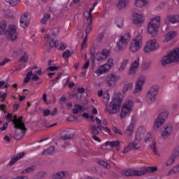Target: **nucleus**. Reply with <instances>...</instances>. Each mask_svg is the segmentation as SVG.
Listing matches in <instances>:
<instances>
[{
  "instance_id": "obj_6",
  "label": "nucleus",
  "mask_w": 179,
  "mask_h": 179,
  "mask_svg": "<svg viewBox=\"0 0 179 179\" xmlns=\"http://www.w3.org/2000/svg\"><path fill=\"white\" fill-rule=\"evenodd\" d=\"M121 108V98H113L109 105L106 106V111L108 114H117Z\"/></svg>"
},
{
  "instance_id": "obj_8",
  "label": "nucleus",
  "mask_w": 179,
  "mask_h": 179,
  "mask_svg": "<svg viewBox=\"0 0 179 179\" xmlns=\"http://www.w3.org/2000/svg\"><path fill=\"white\" fill-rule=\"evenodd\" d=\"M113 65H114V61L113 60V59H108L106 64L98 67V69L95 71V73L98 76H100L101 75H103L104 72H108L110 69L113 68Z\"/></svg>"
},
{
  "instance_id": "obj_30",
  "label": "nucleus",
  "mask_w": 179,
  "mask_h": 179,
  "mask_svg": "<svg viewBox=\"0 0 179 179\" xmlns=\"http://www.w3.org/2000/svg\"><path fill=\"white\" fill-rule=\"evenodd\" d=\"M129 0H118L117 6L118 9H124L128 5Z\"/></svg>"
},
{
  "instance_id": "obj_14",
  "label": "nucleus",
  "mask_w": 179,
  "mask_h": 179,
  "mask_svg": "<svg viewBox=\"0 0 179 179\" xmlns=\"http://www.w3.org/2000/svg\"><path fill=\"white\" fill-rule=\"evenodd\" d=\"M130 38L131 34H129V33L126 34L124 36H120L117 43V47L120 51H121V50H124V48L128 45V41H129Z\"/></svg>"
},
{
  "instance_id": "obj_13",
  "label": "nucleus",
  "mask_w": 179,
  "mask_h": 179,
  "mask_svg": "<svg viewBox=\"0 0 179 179\" xmlns=\"http://www.w3.org/2000/svg\"><path fill=\"white\" fill-rule=\"evenodd\" d=\"M132 107H134V101H126L122 108V111L120 113V118H124V117L129 114L130 111H132Z\"/></svg>"
},
{
  "instance_id": "obj_52",
  "label": "nucleus",
  "mask_w": 179,
  "mask_h": 179,
  "mask_svg": "<svg viewBox=\"0 0 179 179\" xmlns=\"http://www.w3.org/2000/svg\"><path fill=\"white\" fill-rule=\"evenodd\" d=\"M113 131L115 132V134H117V135H120L122 136L124 135V134H122V132H121V130H120L118 128L114 127L113 128Z\"/></svg>"
},
{
  "instance_id": "obj_33",
  "label": "nucleus",
  "mask_w": 179,
  "mask_h": 179,
  "mask_svg": "<svg viewBox=\"0 0 179 179\" xmlns=\"http://www.w3.org/2000/svg\"><path fill=\"white\" fill-rule=\"evenodd\" d=\"M149 2V0H136L134 5L138 8H142Z\"/></svg>"
},
{
  "instance_id": "obj_36",
  "label": "nucleus",
  "mask_w": 179,
  "mask_h": 179,
  "mask_svg": "<svg viewBox=\"0 0 179 179\" xmlns=\"http://www.w3.org/2000/svg\"><path fill=\"white\" fill-rule=\"evenodd\" d=\"M129 62V61L128 60V59H124L120 65V67L118 69L119 72H122V71H124L125 68H127V65H128Z\"/></svg>"
},
{
  "instance_id": "obj_51",
  "label": "nucleus",
  "mask_w": 179,
  "mask_h": 179,
  "mask_svg": "<svg viewBox=\"0 0 179 179\" xmlns=\"http://www.w3.org/2000/svg\"><path fill=\"white\" fill-rule=\"evenodd\" d=\"M81 152L80 151H78V153L80 155V156H83L84 157H87V156H89V152L86 151V150L83 149L82 150Z\"/></svg>"
},
{
  "instance_id": "obj_48",
  "label": "nucleus",
  "mask_w": 179,
  "mask_h": 179,
  "mask_svg": "<svg viewBox=\"0 0 179 179\" xmlns=\"http://www.w3.org/2000/svg\"><path fill=\"white\" fill-rule=\"evenodd\" d=\"M73 138V134H67L62 136V139H63V141H68V139H72Z\"/></svg>"
},
{
  "instance_id": "obj_57",
  "label": "nucleus",
  "mask_w": 179,
  "mask_h": 179,
  "mask_svg": "<svg viewBox=\"0 0 179 179\" xmlns=\"http://www.w3.org/2000/svg\"><path fill=\"white\" fill-rule=\"evenodd\" d=\"M104 38V33H101L96 38L97 41H101Z\"/></svg>"
},
{
  "instance_id": "obj_5",
  "label": "nucleus",
  "mask_w": 179,
  "mask_h": 179,
  "mask_svg": "<svg viewBox=\"0 0 179 179\" xmlns=\"http://www.w3.org/2000/svg\"><path fill=\"white\" fill-rule=\"evenodd\" d=\"M160 16L152 18L148 24V31L152 37L157 36V31L160 27Z\"/></svg>"
},
{
  "instance_id": "obj_35",
  "label": "nucleus",
  "mask_w": 179,
  "mask_h": 179,
  "mask_svg": "<svg viewBox=\"0 0 179 179\" xmlns=\"http://www.w3.org/2000/svg\"><path fill=\"white\" fill-rule=\"evenodd\" d=\"M75 108L73 109V114H79L80 111H84L83 106L79 104H76L74 106Z\"/></svg>"
},
{
  "instance_id": "obj_19",
  "label": "nucleus",
  "mask_w": 179,
  "mask_h": 179,
  "mask_svg": "<svg viewBox=\"0 0 179 179\" xmlns=\"http://www.w3.org/2000/svg\"><path fill=\"white\" fill-rule=\"evenodd\" d=\"M145 22V17L136 13H133V23L136 26H141Z\"/></svg>"
},
{
  "instance_id": "obj_26",
  "label": "nucleus",
  "mask_w": 179,
  "mask_h": 179,
  "mask_svg": "<svg viewBox=\"0 0 179 179\" xmlns=\"http://www.w3.org/2000/svg\"><path fill=\"white\" fill-rule=\"evenodd\" d=\"M177 36V31H171L168 32L165 36L164 42L168 43L170 40H173Z\"/></svg>"
},
{
  "instance_id": "obj_60",
  "label": "nucleus",
  "mask_w": 179,
  "mask_h": 179,
  "mask_svg": "<svg viewBox=\"0 0 179 179\" xmlns=\"http://www.w3.org/2000/svg\"><path fill=\"white\" fill-rule=\"evenodd\" d=\"M57 113H58V109L57 108H55L53 111L50 113L51 117H54V115H57Z\"/></svg>"
},
{
  "instance_id": "obj_43",
  "label": "nucleus",
  "mask_w": 179,
  "mask_h": 179,
  "mask_svg": "<svg viewBox=\"0 0 179 179\" xmlns=\"http://www.w3.org/2000/svg\"><path fill=\"white\" fill-rule=\"evenodd\" d=\"M108 78L110 79V82H117L120 77L115 74H110L108 76Z\"/></svg>"
},
{
  "instance_id": "obj_31",
  "label": "nucleus",
  "mask_w": 179,
  "mask_h": 179,
  "mask_svg": "<svg viewBox=\"0 0 179 179\" xmlns=\"http://www.w3.org/2000/svg\"><path fill=\"white\" fill-rule=\"evenodd\" d=\"M145 132H146V129L143 126H141L137 129L136 136H138V137L140 136V138L142 139V138L143 137V135H145Z\"/></svg>"
},
{
  "instance_id": "obj_42",
  "label": "nucleus",
  "mask_w": 179,
  "mask_h": 179,
  "mask_svg": "<svg viewBox=\"0 0 179 179\" xmlns=\"http://www.w3.org/2000/svg\"><path fill=\"white\" fill-rule=\"evenodd\" d=\"M51 18V15L50 14H45L43 15V17L41 19V22L43 24H45L48 20Z\"/></svg>"
},
{
  "instance_id": "obj_16",
  "label": "nucleus",
  "mask_w": 179,
  "mask_h": 179,
  "mask_svg": "<svg viewBox=\"0 0 179 179\" xmlns=\"http://www.w3.org/2000/svg\"><path fill=\"white\" fill-rule=\"evenodd\" d=\"M142 141V138L141 136H138L135 135L134 141L132 143H129V145L124 148V153H127L130 149H139V143H141V141Z\"/></svg>"
},
{
  "instance_id": "obj_39",
  "label": "nucleus",
  "mask_w": 179,
  "mask_h": 179,
  "mask_svg": "<svg viewBox=\"0 0 179 179\" xmlns=\"http://www.w3.org/2000/svg\"><path fill=\"white\" fill-rule=\"evenodd\" d=\"M32 76H33V71H29L27 73L26 77L24 78V80H23L24 83H29Z\"/></svg>"
},
{
  "instance_id": "obj_15",
  "label": "nucleus",
  "mask_w": 179,
  "mask_h": 179,
  "mask_svg": "<svg viewBox=\"0 0 179 179\" xmlns=\"http://www.w3.org/2000/svg\"><path fill=\"white\" fill-rule=\"evenodd\" d=\"M159 48V43L156 39H151L146 43V45L144 48L145 52H152V51H155Z\"/></svg>"
},
{
  "instance_id": "obj_62",
  "label": "nucleus",
  "mask_w": 179,
  "mask_h": 179,
  "mask_svg": "<svg viewBox=\"0 0 179 179\" xmlns=\"http://www.w3.org/2000/svg\"><path fill=\"white\" fill-rule=\"evenodd\" d=\"M89 65H90V62H86L83 66V69H87V68H89Z\"/></svg>"
},
{
  "instance_id": "obj_55",
  "label": "nucleus",
  "mask_w": 179,
  "mask_h": 179,
  "mask_svg": "<svg viewBox=\"0 0 179 179\" xmlns=\"http://www.w3.org/2000/svg\"><path fill=\"white\" fill-rule=\"evenodd\" d=\"M44 117H48V115H51V112L50 111V109H45L43 112Z\"/></svg>"
},
{
  "instance_id": "obj_24",
  "label": "nucleus",
  "mask_w": 179,
  "mask_h": 179,
  "mask_svg": "<svg viewBox=\"0 0 179 179\" xmlns=\"http://www.w3.org/2000/svg\"><path fill=\"white\" fill-rule=\"evenodd\" d=\"M173 132V126L171 124H167L164 127V130L162 132V136L167 138Z\"/></svg>"
},
{
  "instance_id": "obj_2",
  "label": "nucleus",
  "mask_w": 179,
  "mask_h": 179,
  "mask_svg": "<svg viewBox=\"0 0 179 179\" xmlns=\"http://www.w3.org/2000/svg\"><path fill=\"white\" fill-rule=\"evenodd\" d=\"M0 31L3 34H6L8 40L15 41L17 39V26L13 24H10L6 30V22L0 23Z\"/></svg>"
},
{
  "instance_id": "obj_59",
  "label": "nucleus",
  "mask_w": 179,
  "mask_h": 179,
  "mask_svg": "<svg viewBox=\"0 0 179 179\" xmlns=\"http://www.w3.org/2000/svg\"><path fill=\"white\" fill-rule=\"evenodd\" d=\"M7 94L6 93H1L0 92V99H2V101H5V99H6Z\"/></svg>"
},
{
  "instance_id": "obj_45",
  "label": "nucleus",
  "mask_w": 179,
  "mask_h": 179,
  "mask_svg": "<svg viewBox=\"0 0 179 179\" xmlns=\"http://www.w3.org/2000/svg\"><path fill=\"white\" fill-rule=\"evenodd\" d=\"M99 164H100V166H103V167H105V169H110L111 167L107 162L103 160L99 161Z\"/></svg>"
},
{
  "instance_id": "obj_63",
  "label": "nucleus",
  "mask_w": 179,
  "mask_h": 179,
  "mask_svg": "<svg viewBox=\"0 0 179 179\" xmlns=\"http://www.w3.org/2000/svg\"><path fill=\"white\" fill-rule=\"evenodd\" d=\"M82 117L83 118H86V120H89V118H90V116L89 115V113H83Z\"/></svg>"
},
{
  "instance_id": "obj_28",
  "label": "nucleus",
  "mask_w": 179,
  "mask_h": 179,
  "mask_svg": "<svg viewBox=\"0 0 179 179\" xmlns=\"http://www.w3.org/2000/svg\"><path fill=\"white\" fill-rule=\"evenodd\" d=\"M68 176V172L62 171L53 176V179H65Z\"/></svg>"
},
{
  "instance_id": "obj_54",
  "label": "nucleus",
  "mask_w": 179,
  "mask_h": 179,
  "mask_svg": "<svg viewBox=\"0 0 179 179\" xmlns=\"http://www.w3.org/2000/svg\"><path fill=\"white\" fill-rule=\"evenodd\" d=\"M19 108H20V105L19 103H15L13 105V109L14 113H16V111H17Z\"/></svg>"
},
{
  "instance_id": "obj_20",
  "label": "nucleus",
  "mask_w": 179,
  "mask_h": 179,
  "mask_svg": "<svg viewBox=\"0 0 179 179\" xmlns=\"http://www.w3.org/2000/svg\"><path fill=\"white\" fill-rule=\"evenodd\" d=\"M178 156H179V147H176L174 149L173 152L171 155V157L166 160V166H171V164H173V163H174V162L176 160V157H178Z\"/></svg>"
},
{
  "instance_id": "obj_21",
  "label": "nucleus",
  "mask_w": 179,
  "mask_h": 179,
  "mask_svg": "<svg viewBox=\"0 0 179 179\" xmlns=\"http://www.w3.org/2000/svg\"><path fill=\"white\" fill-rule=\"evenodd\" d=\"M29 23H30V18L29 17V14H22L20 19V27L23 29H26V27L29 26Z\"/></svg>"
},
{
  "instance_id": "obj_29",
  "label": "nucleus",
  "mask_w": 179,
  "mask_h": 179,
  "mask_svg": "<svg viewBox=\"0 0 179 179\" xmlns=\"http://www.w3.org/2000/svg\"><path fill=\"white\" fill-rule=\"evenodd\" d=\"M94 10V7L91 8L89 10H86L84 11V19H91L93 20V16H92V12Z\"/></svg>"
},
{
  "instance_id": "obj_9",
  "label": "nucleus",
  "mask_w": 179,
  "mask_h": 179,
  "mask_svg": "<svg viewBox=\"0 0 179 179\" xmlns=\"http://www.w3.org/2000/svg\"><path fill=\"white\" fill-rule=\"evenodd\" d=\"M58 33H59V29L55 28L52 30V35L47 34L45 36V41H46V44H49L50 48L57 47V41H55V38H54L53 36H57Z\"/></svg>"
},
{
  "instance_id": "obj_12",
  "label": "nucleus",
  "mask_w": 179,
  "mask_h": 179,
  "mask_svg": "<svg viewBox=\"0 0 179 179\" xmlns=\"http://www.w3.org/2000/svg\"><path fill=\"white\" fill-rule=\"evenodd\" d=\"M83 22L85 24H87V25L85 29L86 36L83 39V43L81 44L82 49H83V48L85 47V44H86V41L87 40V36H89V33H90V31H92V30L93 29V25H92L93 24V20L84 18Z\"/></svg>"
},
{
  "instance_id": "obj_17",
  "label": "nucleus",
  "mask_w": 179,
  "mask_h": 179,
  "mask_svg": "<svg viewBox=\"0 0 179 179\" xmlns=\"http://www.w3.org/2000/svg\"><path fill=\"white\" fill-rule=\"evenodd\" d=\"M145 78L143 76H141L135 85V88L134 90V94H136L138 93H141L142 92V89L143 88V85H145Z\"/></svg>"
},
{
  "instance_id": "obj_64",
  "label": "nucleus",
  "mask_w": 179,
  "mask_h": 179,
  "mask_svg": "<svg viewBox=\"0 0 179 179\" xmlns=\"http://www.w3.org/2000/svg\"><path fill=\"white\" fill-rule=\"evenodd\" d=\"M17 177H18V179H29V177L27 176H20Z\"/></svg>"
},
{
  "instance_id": "obj_41",
  "label": "nucleus",
  "mask_w": 179,
  "mask_h": 179,
  "mask_svg": "<svg viewBox=\"0 0 179 179\" xmlns=\"http://www.w3.org/2000/svg\"><path fill=\"white\" fill-rule=\"evenodd\" d=\"M6 3H8L10 6H16L20 2V0H5Z\"/></svg>"
},
{
  "instance_id": "obj_23",
  "label": "nucleus",
  "mask_w": 179,
  "mask_h": 179,
  "mask_svg": "<svg viewBox=\"0 0 179 179\" xmlns=\"http://www.w3.org/2000/svg\"><path fill=\"white\" fill-rule=\"evenodd\" d=\"M179 22V15H169L165 18V23L169 24V23H178Z\"/></svg>"
},
{
  "instance_id": "obj_3",
  "label": "nucleus",
  "mask_w": 179,
  "mask_h": 179,
  "mask_svg": "<svg viewBox=\"0 0 179 179\" xmlns=\"http://www.w3.org/2000/svg\"><path fill=\"white\" fill-rule=\"evenodd\" d=\"M155 171H157V167L150 166V167H145L141 171L126 169L122 171V175L125 176L126 177H131L132 176H145V174H148V173H155Z\"/></svg>"
},
{
  "instance_id": "obj_61",
  "label": "nucleus",
  "mask_w": 179,
  "mask_h": 179,
  "mask_svg": "<svg viewBox=\"0 0 179 179\" xmlns=\"http://www.w3.org/2000/svg\"><path fill=\"white\" fill-rule=\"evenodd\" d=\"M92 139H94V141H96V142H101V139H100V138L96 136V134L92 135Z\"/></svg>"
},
{
  "instance_id": "obj_46",
  "label": "nucleus",
  "mask_w": 179,
  "mask_h": 179,
  "mask_svg": "<svg viewBox=\"0 0 179 179\" xmlns=\"http://www.w3.org/2000/svg\"><path fill=\"white\" fill-rule=\"evenodd\" d=\"M71 55V51H69V50H66V51H64L62 54V58H64V59H66V61H68V59H69V57Z\"/></svg>"
},
{
  "instance_id": "obj_38",
  "label": "nucleus",
  "mask_w": 179,
  "mask_h": 179,
  "mask_svg": "<svg viewBox=\"0 0 179 179\" xmlns=\"http://www.w3.org/2000/svg\"><path fill=\"white\" fill-rule=\"evenodd\" d=\"M36 169V166H31L25 169H24L22 171V174H28V173H31L33 171H34V170Z\"/></svg>"
},
{
  "instance_id": "obj_47",
  "label": "nucleus",
  "mask_w": 179,
  "mask_h": 179,
  "mask_svg": "<svg viewBox=\"0 0 179 179\" xmlns=\"http://www.w3.org/2000/svg\"><path fill=\"white\" fill-rule=\"evenodd\" d=\"M116 23H117V27H119V28L122 27V26L124 25V19L117 18L116 20Z\"/></svg>"
},
{
  "instance_id": "obj_34",
  "label": "nucleus",
  "mask_w": 179,
  "mask_h": 179,
  "mask_svg": "<svg viewBox=\"0 0 179 179\" xmlns=\"http://www.w3.org/2000/svg\"><path fill=\"white\" fill-rule=\"evenodd\" d=\"M177 173H179V164L169 170V171L168 172V176H171L172 174H177Z\"/></svg>"
},
{
  "instance_id": "obj_18",
  "label": "nucleus",
  "mask_w": 179,
  "mask_h": 179,
  "mask_svg": "<svg viewBox=\"0 0 179 179\" xmlns=\"http://www.w3.org/2000/svg\"><path fill=\"white\" fill-rule=\"evenodd\" d=\"M99 129H100L101 131H104V132H107V134H110L111 132V131H110V129H108V127H104L101 125H98V127L96 126L91 127L90 128L91 134H92V135H99Z\"/></svg>"
},
{
  "instance_id": "obj_44",
  "label": "nucleus",
  "mask_w": 179,
  "mask_h": 179,
  "mask_svg": "<svg viewBox=\"0 0 179 179\" xmlns=\"http://www.w3.org/2000/svg\"><path fill=\"white\" fill-rule=\"evenodd\" d=\"M27 61H29V55L25 52L20 59L19 62H27Z\"/></svg>"
},
{
  "instance_id": "obj_10",
  "label": "nucleus",
  "mask_w": 179,
  "mask_h": 179,
  "mask_svg": "<svg viewBox=\"0 0 179 179\" xmlns=\"http://www.w3.org/2000/svg\"><path fill=\"white\" fill-rule=\"evenodd\" d=\"M167 117H169L168 111L162 112L158 115L154 123V129L155 131H157V129H159V128H160V127H162V125L166 122Z\"/></svg>"
},
{
  "instance_id": "obj_53",
  "label": "nucleus",
  "mask_w": 179,
  "mask_h": 179,
  "mask_svg": "<svg viewBox=\"0 0 179 179\" xmlns=\"http://www.w3.org/2000/svg\"><path fill=\"white\" fill-rule=\"evenodd\" d=\"M10 59L8 58H5L1 62H0V66H5L8 62H9Z\"/></svg>"
},
{
  "instance_id": "obj_56",
  "label": "nucleus",
  "mask_w": 179,
  "mask_h": 179,
  "mask_svg": "<svg viewBox=\"0 0 179 179\" xmlns=\"http://www.w3.org/2000/svg\"><path fill=\"white\" fill-rule=\"evenodd\" d=\"M66 49V44L65 43H60V46L59 48V50L61 51H64V50Z\"/></svg>"
},
{
  "instance_id": "obj_27",
  "label": "nucleus",
  "mask_w": 179,
  "mask_h": 179,
  "mask_svg": "<svg viewBox=\"0 0 179 179\" xmlns=\"http://www.w3.org/2000/svg\"><path fill=\"white\" fill-rule=\"evenodd\" d=\"M23 156H24V152H21V153L17 154L15 157H14L11 159V160L9 162V165L13 166V164H15V163H16V162H17V160H19L20 159H22V157H23Z\"/></svg>"
},
{
  "instance_id": "obj_4",
  "label": "nucleus",
  "mask_w": 179,
  "mask_h": 179,
  "mask_svg": "<svg viewBox=\"0 0 179 179\" xmlns=\"http://www.w3.org/2000/svg\"><path fill=\"white\" fill-rule=\"evenodd\" d=\"M173 62H179V48H176L162 59L163 66L173 64Z\"/></svg>"
},
{
  "instance_id": "obj_11",
  "label": "nucleus",
  "mask_w": 179,
  "mask_h": 179,
  "mask_svg": "<svg viewBox=\"0 0 179 179\" xmlns=\"http://www.w3.org/2000/svg\"><path fill=\"white\" fill-rule=\"evenodd\" d=\"M142 47V36L138 35L136 36L131 43L130 50L132 52L139 51Z\"/></svg>"
},
{
  "instance_id": "obj_58",
  "label": "nucleus",
  "mask_w": 179,
  "mask_h": 179,
  "mask_svg": "<svg viewBox=\"0 0 179 179\" xmlns=\"http://www.w3.org/2000/svg\"><path fill=\"white\" fill-rule=\"evenodd\" d=\"M34 69H36L35 70L36 73H37L38 75H41V69H38L37 66H35Z\"/></svg>"
},
{
  "instance_id": "obj_49",
  "label": "nucleus",
  "mask_w": 179,
  "mask_h": 179,
  "mask_svg": "<svg viewBox=\"0 0 179 179\" xmlns=\"http://www.w3.org/2000/svg\"><path fill=\"white\" fill-rule=\"evenodd\" d=\"M101 55L105 57V59L107 58V57H109L110 55V50L108 49H103L101 52Z\"/></svg>"
},
{
  "instance_id": "obj_25",
  "label": "nucleus",
  "mask_w": 179,
  "mask_h": 179,
  "mask_svg": "<svg viewBox=\"0 0 179 179\" xmlns=\"http://www.w3.org/2000/svg\"><path fill=\"white\" fill-rule=\"evenodd\" d=\"M134 128H135V124L133 122L130 123L124 131L125 136H127V138L132 136V134H134Z\"/></svg>"
},
{
  "instance_id": "obj_32",
  "label": "nucleus",
  "mask_w": 179,
  "mask_h": 179,
  "mask_svg": "<svg viewBox=\"0 0 179 179\" xmlns=\"http://www.w3.org/2000/svg\"><path fill=\"white\" fill-rule=\"evenodd\" d=\"M55 152V146L52 145L50 146L49 148L45 150L43 152L42 155L44 156H48V155H52Z\"/></svg>"
},
{
  "instance_id": "obj_7",
  "label": "nucleus",
  "mask_w": 179,
  "mask_h": 179,
  "mask_svg": "<svg viewBox=\"0 0 179 179\" xmlns=\"http://www.w3.org/2000/svg\"><path fill=\"white\" fill-rule=\"evenodd\" d=\"M159 93V85H153L148 92L145 96V101L148 104H153L156 101V96Z\"/></svg>"
},
{
  "instance_id": "obj_22",
  "label": "nucleus",
  "mask_w": 179,
  "mask_h": 179,
  "mask_svg": "<svg viewBox=\"0 0 179 179\" xmlns=\"http://www.w3.org/2000/svg\"><path fill=\"white\" fill-rule=\"evenodd\" d=\"M139 68V58H137L134 62L131 63L129 75H134Z\"/></svg>"
},
{
  "instance_id": "obj_50",
  "label": "nucleus",
  "mask_w": 179,
  "mask_h": 179,
  "mask_svg": "<svg viewBox=\"0 0 179 179\" xmlns=\"http://www.w3.org/2000/svg\"><path fill=\"white\" fill-rule=\"evenodd\" d=\"M151 149H152L154 153L159 155V152H157V148H156V142H152L151 145Z\"/></svg>"
},
{
  "instance_id": "obj_1",
  "label": "nucleus",
  "mask_w": 179,
  "mask_h": 179,
  "mask_svg": "<svg viewBox=\"0 0 179 179\" xmlns=\"http://www.w3.org/2000/svg\"><path fill=\"white\" fill-rule=\"evenodd\" d=\"M6 120L8 121V122L5 123L2 127H0V131H6L8 122H13L14 128L21 131L20 134H15V139H22V138L26 135V131H27V129L24 125V122H23V116H20L17 117V115H15L13 116L12 113H8L6 116Z\"/></svg>"
},
{
  "instance_id": "obj_37",
  "label": "nucleus",
  "mask_w": 179,
  "mask_h": 179,
  "mask_svg": "<svg viewBox=\"0 0 179 179\" xmlns=\"http://www.w3.org/2000/svg\"><path fill=\"white\" fill-rule=\"evenodd\" d=\"M106 146H110V148H118L120 146V141H110L106 143Z\"/></svg>"
},
{
  "instance_id": "obj_40",
  "label": "nucleus",
  "mask_w": 179,
  "mask_h": 179,
  "mask_svg": "<svg viewBox=\"0 0 179 179\" xmlns=\"http://www.w3.org/2000/svg\"><path fill=\"white\" fill-rule=\"evenodd\" d=\"M134 87V83H128L125 84L123 88V93L125 94L126 92H128V90H131Z\"/></svg>"
}]
</instances>
